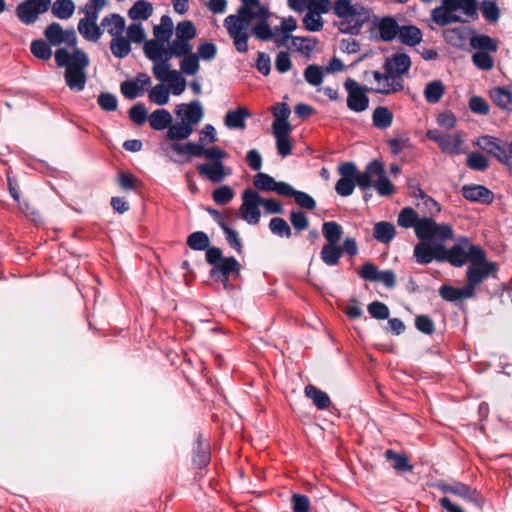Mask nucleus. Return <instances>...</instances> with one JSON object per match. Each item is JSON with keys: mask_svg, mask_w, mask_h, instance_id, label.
Here are the masks:
<instances>
[{"mask_svg": "<svg viewBox=\"0 0 512 512\" xmlns=\"http://www.w3.org/2000/svg\"><path fill=\"white\" fill-rule=\"evenodd\" d=\"M454 239V229L451 226V237L440 239L434 237L427 245H423L417 250L419 256L416 262L421 265L430 264L433 261L443 263L448 262L454 267H462L468 261L472 262L473 248H482L474 245L467 237H462L451 248L445 246V242Z\"/></svg>", "mask_w": 512, "mask_h": 512, "instance_id": "f257e3e1", "label": "nucleus"}, {"mask_svg": "<svg viewBox=\"0 0 512 512\" xmlns=\"http://www.w3.org/2000/svg\"><path fill=\"white\" fill-rule=\"evenodd\" d=\"M397 224L403 228H414L415 235L419 242L414 246L413 256L415 260L419 256L417 251L422 244L427 245L434 237L445 239L451 237V224L437 223L431 217L418 216L412 207L403 208L397 219Z\"/></svg>", "mask_w": 512, "mask_h": 512, "instance_id": "f03ea898", "label": "nucleus"}, {"mask_svg": "<svg viewBox=\"0 0 512 512\" xmlns=\"http://www.w3.org/2000/svg\"><path fill=\"white\" fill-rule=\"evenodd\" d=\"M205 259L212 266L210 278L221 283L225 290H233L234 285L230 283V279L240 278L242 266L239 261L233 256L224 257L222 250L216 246L206 251Z\"/></svg>", "mask_w": 512, "mask_h": 512, "instance_id": "7ed1b4c3", "label": "nucleus"}, {"mask_svg": "<svg viewBox=\"0 0 512 512\" xmlns=\"http://www.w3.org/2000/svg\"><path fill=\"white\" fill-rule=\"evenodd\" d=\"M333 13L340 19L339 31L345 34L357 35L365 23L370 20L371 12L360 3L352 0H336L333 4Z\"/></svg>", "mask_w": 512, "mask_h": 512, "instance_id": "20e7f679", "label": "nucleus"}, {"mask_svg": "<svg viewBox=\"0 0 512 512\" xmlns=\"http://www.w3.org/2000/svg\"><path fill=\"white\" fill-rule=\"evenodd\" d=\"M461 10L472 20L478 18L477 0H442V4L431 12V18L438 26L445 27L451 23L465 22L455 11Z\"/></svg>", "mask_w": 512, "mask_h": 512, "instance_id": "39448f33", "label": "nucleus"}, {"mask_svg": "<svg viewBox=\"0 0 512 512\" xmlns=\"http://www.w3.org/2000/svg\"><path fill=\"white\" fill-rule=\"evenodd\" d=\"M499 266L496 262L488 261L483 248H473L472 262L466 270V279L479 286L489 277L496 278Z\"/></svg>", "mask_w": 512, "mask_h": 512, "instance_id": "423d86ee", "label": "nucleus"}, {"mask_svg": "<svg viewBox=\"0 0 512 512\" xmlns=\"http://www.w3.org/2000/svg\"><path fill=\"white\" fill-rule=\"evenodd\" d=\"M433 487L444 494H452L459 497L477 508H482L483 506L484 499L480 492L465 483L459 481L449 483L444 480H438L433 484Z\"/></svg>", "mask_w": 512, "mask_h": 512, "instance_id": "0eeeda50", "label": "nucleus"}, {"mask_svg": "<svg viewBox=\"0 0 512 512\" xmlns=\"http://www.w3.org/2000/svg\"><path fill=\"white\" fill-rule=\"evenodd\" d=\"M170 147L172 151L179 155L189 154L191 157L204 156L210 160L211 163L222 162L223 159L227 158L226 151L217 146L205 148L200 143L186 142L184 144L171 143Z\"/></svg>", "mask_w": 512, "mask_h": 512, "instance_id": "6e6552de", "label": "nucleus"}, {"mask_svg": "<svg viewBox=\"0 0 512 512\" xmlns=\"http://www.w3.org/2000/svg\"><path fill=\"white\" fill-rule=\"evenodd\" d=\"M344 88L347 92V107L351 111L360 113L368 109L369 97L367 92L371 91L369 87L359 84L352 78H347L344 82Z\"/></svg>", "mask_w": 512, "mask_h": 512, "instance_id": "1a4fd4ad", "label": "nucleus"}, {"mask_svg": "<svg viewBox=\"0 0 512 512\" xmlns=\"http://www.w3.org/2000/svg\"><path fill=\"white\" fill-rule=\"evenodd\" d=\"M389 71L380 72L377 70L364 71L363 77L366 81H369V77H373L376 85L369 87L371 92L390 95L396 92H400L404 89V85L400 83L398 79H394L392 74H388Z\"/></svg>", "mask_w": 512, "mask_h": 512, "instance_id": "9d476101", "label": "nucleus"}, {"mask_svg": "<svg viewBox=\"0 0 512 512\" xmlns=\"http://www.w3.org/2000/svg\"><path fill=\"white\" fill-rule=\"evenodd\" d=\"M260 203L261 196L253 189H246L242 193L241 218L250 225L258 224L261 218Z\"/></svg>", "mask_w": 512, "mask_h": 512, "instance_id": "9b49d317", "label": "nucleus"}, {"mask_svg": "<svg viewBox=\"0 0 512 512\" xmlns=\"http://www.w3.org/2000/svg\"><path fill=\"white\" fill-rule=\"evenodd\" d=\"M357 273L362 279L372 282H381L388 289L395 288L397 284L396 274L393 270L380 271L378 267L371 262L364 263Z\"/></svg>", "mask_w": 512, "mask_h": 512, "instance_id": "f8f14e48", "label": "nucleus"}, {"mask_svg": "<svg viewBox=\"0 0 512 512\" xmlns=\"http://www.w3.org/2000/svg\"><path fill=\"white\" fill-rule=\"evenodd\" d=\"M89 66V57L74 63L72 67H68L64 73L66 85L70 90L80 92L85 88L87 75L86 68Z\"/></svg>", "mask_w": 512, "mask_h": 512, "instance_id": "ddd939ff", "label": "nucleus"}, {"mask_svg": "<svg viewBox=\"0 0 512 512\" xmlns=\"http://www.w3.org/2000/svg\"><path fill=\"white\" fill-rule=\"evenodd\" d=\"M400 25L393 16L375 17L371 32L378 31L377 39L382 42H392L399 34Z\"/></svg>", "mask_w": 512, "mask_h": 512, "instance_id": "4468645a", "label": "nucleus"}, {"mask_svg": "<svg viewBox=\"0 0 512 512\" xmlns=\"http://www.w3.org/2000/svg\"><path fill=\"white\" fill-rule=\"evenodd\" d=\"M411 59L406 53H394L390 57L385 59L383 69L389 71L388 74H392L394 79H398L401 84L404 85L402 76L410 70Z\"/></svg>", "mask_w": 512, "mask_h": 512, "instance_id": "2eb2a0df", "label": "nucleus"}, {"mask_svg": "<svg viewBox=\"0 0 512 512\" xmlns=\"http://www.w3.org/2000/svg\"><path fill=\"white\" fill-rule=\"evenodd\" d=\"M175 114L181 118V121L190 125L192 128L198 125L204 117V110L198 100L190 103H182L176 107Z\"/></svg>", "mask_w": 512, "mask_h": 512, "instance_id": "dca6fc26", "label": "nucleus"}, {"mask_svg": "<svg viewBox=\"0 0 512 512\" xmlns=\"http://www.w3.org/2000/svg\"><path fill=\"white\" fill-rule=\"evenodd\" d=\"M224 26L226 27L229 36L233 39L235 49L240 53H246L248 51L249 39V34L246 29L248 28L249 24L236 21L226 23L224 21Z\"/></svg>", "mask_w": 512, "mask_h": 512, "instance_id": "f3484780", "label": "nucleus"}, {"mask_svg": "<svg viewBox=\"0 0 512 512\" xmlns=\"http://www.w3.org/2000/svg\"><path fill=\"white\" fill-rule=\"evenodd\" d=\"M479 146L482 150L493 155L502 164H508V157L506 156L507 142H503L493 136L485 135L481 137Z\"/></svg>", "mask_w": 512, "mask_h": 512, "instance_id": "a211bd4d", "label": "nucleus"}, {"mask_svg": "<svg viewBox=\"0 0 512 512\" xmlns=\"http://www.w3.org/2000/svg\"><path fill=\"white\" fill-rule=\"evenodd\" d=\"M253 185L256 189L264 192H276L280 196H284L289 183L277 182L272 176L264 172H258L253 179Z\"/></svg>", "mask_w": 512, "mask_h": 512, "instance_id": "6ab92c4d", "label": "nucleus"}, {"mask_svg": "<svg viewBox=\"0 0 512 512\" xmlns=\"http://www.w3.org/2000/svg\"><path fill=\"white\" fill-rule=\"evenodd\" d=\"M383 173V163L380 160L374 159L369 162L364 172H357L355 177V185L361 190H366L374 186L372 176Z\"/></svg>", "mask_w": 512, "mask_h": 512, "instance_id": "aec40b11", "label": "nucleus"}, {"mask_svg": "<svg viewBox=\"0 0 512 512\" xmlns=\"http://www.w3.org/2000/svg\"><path fill=\"white\" fill-rule=\"evenodd\" d=\"M462 196L471 202L490 204L494 200V194L483 185H464L461 189Z\"/></svg>", "mask_w": 512, "mask_h": 512, "instance_id": "412c9836", "label": "nucleus"}, {"mask_svg": "<svg viewBox=\"0 0 512 512\" xmlns=\"http://www.w3.org/2000/svg\"><path fill=\"white\" fill-rule=\"evenodd\" d=\"M197 171L201 177L210 180L212 183L222 182L231 172L230 169L227 171L223 162L200 164L197 166Z\"/></svg>", "mask_w": 512, "mask_h": 512, "instance_id": "4be33fe9", "label": "nucleus"}, {"mask_svg": "<svg viewBox=\"0 0 512 512\" xmlns=\"http://www.w3.org/2000/svg\"><path fill=\"white\" fill-rule=\"evenodd\" d=\"M252 113L246 107H238L235 110H229L224 117V124L229 129L244 130L246 128V119L250 118Z\"/></svg>", "mask_w": 512, "mask_h": 512, "instance_id": "5701e85b", "label": "nucleus"}, {"mask_svg": "<svg viewBox=\"0 0 512 512\" xmlns=\"http://www.w3.org/2000/svg\"><path fill=\"white\" fill-rule=\"evenodd\" d=\"M399 34L397 36L400 43L414 47L421 43L423 39V32L415 25H400Z\"/></svg>", "mask_w": 512, "mask_h": 512, "instance_id": "b1692460", "label": "nucleus"}, {"mask_svg": "<svg viewBox=\"0 0 512 512\" xmlns=\"http://www.w3.org/2000/svg\"><path fill=\"white\" fill-rule=\"evenodd\" d=\"M176 58V53L170 44L168 47L164 45L161 53V60L153 65L152 71L156 79H164V73L171 71L170 60Z\"/></svg>", "mask_w": 512, "mask_h": 512, "instance_id": "393cba45", "label": "nucleus"}, {"mask_svg": "<svg viewBox=\"0 0 512 512\" xmlns=\"http://www.w3.org/2000/svg\"><path fill=\"white\" fill-rule=\"evenodd\" d=\"M88 55L81 49H75L72 53H69L66 49L60 48L55 52V61L59 67H72L74 63H78Z\"/></svg>", "mask_w": 512, "mask_h": 512, "instance_id": "a878e982", "label": "nucleus"}, {"mask_svg": "<svg viewBox=\"0 0 512 512\" xmlns=\"http://www.w3.org/2000/svg\"><path fill=\"white\" fill-rule=\"evenodd\" d=\"M241 6L237 10V15H229L225 18V22L231 21L243 22L244 24L251 23L252 10L259 5L260 0H241Z\"/></svg>", "mask_w": 512, "mask_h": 512, "instance_id": "bb28decb", "label": "nucleus"}, {"mask_svg": "<svg viewBox=\"0 0 512 512\" xmlns=\"http://www.w3.org/2000/svg\"><path fill=\"white\" fill-rule=\"evenodd\" d=\"M489 96L493 103L500 109L512 111V91L504 87H493Z\"/></svg>", "mask_w": 512, "mask_h": 512, "instance_id": "cd10ccee", "label": "nucleus"}, {"mask_svg": "<svg viewBox=\"0 0 512 512\" xmlns=\"http://www.w3.org/2000/svg\"><path fill=\"white\" fill-rule=\"evenodd\" d=\"M304 394L319 410H325L331 405L329 395L312 384L305 387Z\"/></svg>", "mask_w": 512, "mask_h": 512, "instance_id": "c85d7f7f", "label": "nucleus"}, {"mask_svg": "<svg viewBox=\"0 0 512 512\" xmlns=\"http://www.w3.org/2000/svg\"><path fill=\"white\" fill-rule=\"evenodd\" d=\"M470 46L477 52L494 53L498 50V41L486 34H474L470 37Z\"/></svg>", "mask_w": 512, "mask_h": 512, "instance_id": "c756f323", "label": "nucleus"}, {"mask_svg": "<svg viewBox=\"0 0 512 512\" xmlns=\"http://www.w3.org/2000/svg\"><path fill=\"white\" fill-rule=\"evenodd\" d=\"M467 31L472 32L471 29L465 27L448 28L443 31V38L449 45L464 49L467 40Z\"/></svg>", "mask_w": 512, "mask_h": 512, "instance_id": "7c9ffc66", "label": "nucleus"}, {"mask_svg": "<svg viewBox=\"0 0 512 512\" xmlns=\"http://www.w3.org/2000/svg\"><path fill=\"white\" fill-rule=\"evenodd\" d=\"M125 24L124 17L117 13L109 14L101 21V26L106 29L112 37L123 35Z\"/></svg>", "mask_w": 512, "mask_h": 512, "instance_id": "2f4dec72", "label": "nucleus"}, {"mask_svg": "<svg viewBox=\"0 0 512 512\" xmlns=\"http://www.w3.org/2000/svg\"><path fill=\"white\" fill-rule=\"evenodd\" d=\"M193 132L194 128L181 121L175 124H170L165 138L172 141V143H179V141L188 139Z\"/></svg>", "mask_w": 512, "mask_h": 512, "instance_id": "473e14b6", "label": "nucleus"}, {"mask_svg": "<svg viewBox=\"0 0 512 512\" xmlns=\"http://www.w3.org/2000/svg\"><path fill=\"white\" fill-rule=\"evenodd\" d=\"M396 236L395 226L388 221H380L375 223L373 227V237L383 243H390Z\"/></svg>", "mask_w": 512, "mask_h": 512, "instance_id": "72a5a7b5", "label": "nucleus"}, {"mask_svg": "<svg viewBox=\"0 0 512 512\" xmlns=\"http://www.w3.org/2000/svg\"><path fill=\"white\" fill-rule=\"evenodd\" d=\"M283 197L294 198L296 204L306 210H314L316 208V201L308 193L296 190L290 184Z\"/></svg>", "mask_w": 512, "mask_h": 512, "instance_id": "f704fd0d", "label": "nucleus"}, {"mask_svg": "<svg viewBox=\"0 0 512 512\" xmlns=\"http://www.w3.org/2000/svg\"><path fill=\"white\" fill-rule=\"evenodd\" d=\"M172 122V115L166 109H157L149 115L150 127L156 131L168 128Z\"/></svg>", "mask_w": 512, "mask_h": 512, "instance_id": "c9c22d12", "label": "nucleus"}, {"mask_svg": "<svg viewBox=\"0 0 512 512\" xmlns=\"http://www.w3.org/2000/svg\"><path fill=\"white\" fill-rule=\"evenodd\" d=\"M78 31L88 41H98L103 31L97 25V23L89 21L88 19H80L78 23Z\"/></svg>", "mask_w": 512, "mask_h": 512, "instance_id": "e433bc0d", "label": "nucleus"}, {"mask_svg": "<svg viewBox=\"0 0 512 512\" xmlns=\"http://www.w3.org/2000/svg\"><path fill=\"white\" fill-rule=\"evenodd\" d=\"M445 93V86L440 80L430 81L424 89V98L430 104L438 103Z\"/></svg>", "mask_w": 512, "mask_h": 512, "instance_id": "4c0bfd02", "label": "nucleus"}, {"mask_svg": "<svg viewBox=\"0 0 512 512\" xmlns=\"http://www.w3.org/2000/svg\"><path fill=\"white\" fill-rule=\"evenodd\" d=\"M342 256V249L338 244L326 243L323 245L320 257L321 260L328 266H335L339 263Z\"/></svg>", "mask_w": 512, "mask_h": 512, "instance_id": "58836bf2", "label": "nucleus"}, {"mask_svg": "<svg viewBox=\"0 0 512 512\" xmlns=\"http://www.w3.org/2000/svg\"><path fill=\"white\" fill-rule=\"evenodd\" d=\"M153 13V6L145 0H138L128 10V16L132 20H147Z\"/></svg>", "mask_w": 512, "mask_h": 512, "instance_id": "ea45409f", "label": "nucleus"}, {"mask_svg": "<svg viewBox=\"0 0 512 512\" xmlns=\"http://www.w3.org/2000/svg\"><path fill=\"white\" fill-rule=\"evenodd\" d=\"M322 234L327 243L338 244L343 235V228L336 221H326L322 224Z\"/></svg>", "mask_w": 512, "mask_h": 512, "instance_id": "a19ab883", "label": "nucleus"}, {"mask_svg": "<svg viewBox=\"0 0 512 512\" xmlns=\"http://www.w3.org/2000/svg\"><path fill=\"white\" fill-rule=\"evenodd\" d=\"M372 121L376 128L384 130L392 125L393 114L387 107L379 106L373 111Z\"/></svg>", "mask_w": 512, "mask_h": 512, "instance_id": "79ce46f5", "label": "nucleus"}, {"mask_svg": "<svg viewBox=\"0 0 512 512\" xmlns=\"http://www.w3.org/2000/svg\"><path fill=\"white\" fill-rule=\"evenodd\" d=\"M162 82H168L174 95H180L186 88V80L178 70H171L164 73V79H158Z\"/></svg>", "mask_w": 512, "mask_h": 512, "instance_id": "37998d69", "label": "nucleus"}, {"mask_svg": "<svg viewBox=\"0 0 512 512\" xmlns=\"http://www.w3.org/2000/svg\"><path fill=\"white\" fill-rule=\"evenodd\" d=\"M385 458L393 463V468L397 471L407 473L413 470V466L409 463L408 457L405 454H399L394 450H387Z\"/></svg>", "mask_w": 512, "mask_h": 512, "instance_id": "c03bdc74", "label": "nucleus"}, {"mask_svg": "<svg viewBox=\"0 0 512 512\" xmlns=\"http://www.w3.org/2000/svg\"><path fill=\"white\" fill-rule=\"evenodd\" d=\"M463 141L459 134L449 135L445 134L439 145L442 152L449 153L452 155H458L462 152L461 146Z\"/></svg>", "mask_w": 512, "mask_h": 512, "instance_id": "a18cd8bd", "label": "nucleus"}, {"mask_svg": "<svg viewBox=\"0 0 512 512\" xmlns=\"http://www.w3.org/2000/svg\"><path fill=\"white\" fill-rule=\"evenodd\" d=\"M186 244L192 249L196 251L208 250L211 248L210 239L208 235L203 231H196L191 233L186 240Z\"/></svg>", "mask_w": 512, "mask_h": 512, "instance_id": "49530a36", "label": "nucleus"}, {"mask_svg": "<svg viewBox=\"0 0 512 512\" xmlns=\"http://www.w3.org/2000/svg\"><path fill=\"white\" fill-rule=\"evenodd\" d=\"M318 45V40L313 37H300L296 36L292 38V47H294L297 51L304 54L306 57H309L311 52Z\"/></svg>", "mask_w": 512, "mask_h": 512, "instance_id": "de8ad7c7", "label": "nucleus"}, {"mask_svg": "<svg viewBox=\"0 0 512 512\" xmlns=\"http://www.w3.org/2000/svg\"><path fill=\"white\" fill-rule=\"evenodd\" d=\"M110 50L117 58H125L131 52V45L123 35L113 37L110 42Z\"/></svg>", "mask_w": 512, "mask_h": 512, "instance_id": "09e8293b", "label": "nucleus"}, {"mask_svg": "<svg viewBox=\"0 0 512 512\" xmlns=\"http://www.w3.org/2000/svg\"><path fill=\"white\" fill-rule=\"evenodd\" d=\"M16 14L20 21L26 25L35 23L38 19V13L33 9L28 0L20 3L16 8Z\"/></svg>", "mask_w": 512, "mask_h": 512, "instance_id": "8fccbe9b", "label": "nucleus"}, {"mask_svg": "<svg viewBox=\"0 0 512 512\" xmlns=\"http://www.w3.org/2000/svg\"><path fill=\"white\" fill-rule=\"evenodd\" d=\"M269 229L273 235L281 238H290L292 236L291 227L281 217H273L269 222Z\"/></svg>", "mask_w": 512, "mask_h": 512, "instance_id": "3c124183", "label": "nucleus"}, {"mask_svg": "<svg viewBox=\"0 0 512 512\" xmlns=\"http://www.w3.org/2000/svg\"><path fill=\"white\" fill-rule=\"evenodd\" d=\"M75 10L72 0H56L52 6V13L59 19L70 18Z\"/></svg>", "mask_w": 512, "mask_h": 512, "instance_id": "603ef678", "label": "nucleus"}, {"mask_svg": "<svg viewBox=\"0 0 512 512\" xmlns=\"http://www.w3.org/2000/svg\"><path fill=\"white\" fill-rule=\"evenodd\" d=\"M165 43L156 40H147L144 43V54L154 64L161 60V53Z\"/></svg>", "mask_w": 512, "mask_h": 512, "instance_id": "864d4df0", "label": "nucleus"}, {"mask_svg": "<svg viewBox=\"0 0 512 512\" xmlns=\"http://www.w3.org/2000/svg\"><path fill=\"white\" fill-rule=\"evenodd\" d=\"M378 179L374 182V188L380 196H390L395 192L394 184L389 180L386 175L385 167L383 166V173L377 174Z\"/></svg>", "mask_w": 512, "mask_h": 512, "instance_id": "5fc2aeb1", "label": "nucleus"}, {"mask_svg": "<svg viewBox=\"0 0 512 512\" xmlns=\"http://www.w3.org/2000/svg\"><path fill=\"white\" fill-rule=\"evenodd\" d=\"M44 35L48 43L57 46L63 43L64 30L57 22L51 23L44 31Z\"/></svg>", "mask_w": 512, "mask_h": 512, "instance_id": "6e6d98bb", "label": "nucleus"}, {"mask_svg": "<svg viewBox=\"0 0 512 512\" xmlns=\"http://www.w3.org/2000/svg\"><path fill=\"white\" fill-rule=\"evenodd\" d=\"M304 79L307 83H309L312 86H319L323 82V69L321 66L316 64H310L308 65L304 70Z\"/></svg>", "mask_w": 512, "mask_h": 512, "instance_id": "4d7b16f0", "label": "nucleus"}, {"mask_svg": "<svg viewBox=\"0 0 512 512\" xmlns=\"http://www.w3.org/2000/svg\"><path fill=\"white\" fill-rule=\"evenodd\" d=\"M31 53L38 59L47 61L52 56V50L50 44L46 43L42 39L34 40L30 45Z\"/></svg>", "mask_w": 512, "mask_h": 512, "instance_id": "13d9d810", "label": "nucleus"}, {"mask_svg": "<svg viewBox=\"0 0 512 512\" xmlns=\"http://www.w3.org/2000/svg\"><path fill=\"white\" fill-rule=\"evenodd\" d=\"M180 69L186 75H195L200 69L199 56L194 52L184 56L180 62Z\"/></svg>", "mask_w": 512, "mask_h": 512, "instance_id": "bf43d9fd", "label": "nucleus"}, {"mask_svg": "<svg viewBox=\"0 0 512 512\" xmlns=\"http://www.w3.org/2000/svg\"><path fill=\"white\" fill-rule=\"evenodd\" d=\"M196 35V27L192 21L185 20L177 24L175 38L191 41L196 37Z\"/></svg>", "mask_w": 512, "mask_h": 512, "instance_id": "052dcab7", "label": "nucleus"}, {"mask_svg": "<svg viewBox=\"0 0 512 512\" xmlns=\"http://www.w3.org/2000/svg\"><path fill=\"white\" fill-rule=\"evenodd\" d=\"M251 34L260 41H269L274 38V31L268 22H258L251 29Z\"/></svg>", "mask_w": 512, "mask_h": 512, "instance_id": "680f3d73", "label": "nucleus"}, {"mask_svg": "<svg viewBox=\"0 0 512 512\" xmlns=\"http://www.w3.org/2000/svg\"><path fill=\"white\" fill-rule=\"evenodd\" d=\"M234 195L235 193L230 186L223 185L213 191L212 198L216 204L226 205L233 199Z\"/></svg>", "mask_w": 512, "mask_h": 512, "instance_id": "e2e57ef3", "label": "nucleus"}, {"mask_svg": "<svg viewBox=\"0 0 512 512\" xmlns=\"http://www.w3.org/2000/svg\"><path fill=\"white\" fill-rule=\"evenodd\" d=\"M149 100L160 106L165 105L169 101V90L163 84H158L150 91Z\"/></svg>", "mask_w": 512, "mask_h": 512, "instance_id": "0e129e2a", "label": "nucleus"}, {"mask_svg": "<svg viewBox=\"0 0 512 512\" xmlns=\"http://www.w3.org/2000/svg\"><path fill=\"white\" fill-rule=\"evenodd\" d=\"M290 222L297 233L308 229L309 219L301 210H293L290 212Z\"/></svg>", "mask_w": 512, "mask_h": 512, "instance_id": "69168bd1", "label": "nucleus"}, {"mask_svg": "<svg viewBox=\"0 0 512 512\" xmlns=\"http://www.w3.org/2000/svg\"><path fill=\"white\" fill-rule=\"evenodd\" d=\"M118 184L123 190L128 191L138 189L142 185V182L129 172H120L118 175Z\"/></svg>", "mask_w": 512, "mask_h": 512, "instance_id": "338daca9", "label": "nucleus"}, {"mask_svg": "<svg viewBox=\"0 0 512 512\" xmlns=\"http://www.w3.org/2000/svg\"><path fill=\"white\" fill-rule=\"evenodd\" d=\"M481 10L483 17L490 23L497 22L500 18V10L494 1H483Z\"/></svg>", "mask_w": 512, "mask_h": 512, "instance_id": "774afa93", "label": "nucleus"}]
</instances>
